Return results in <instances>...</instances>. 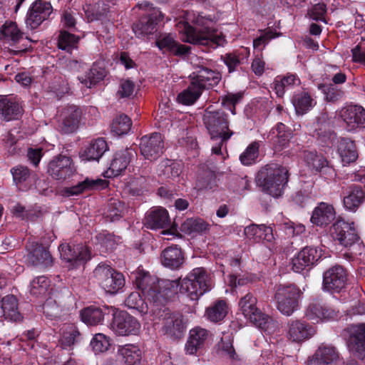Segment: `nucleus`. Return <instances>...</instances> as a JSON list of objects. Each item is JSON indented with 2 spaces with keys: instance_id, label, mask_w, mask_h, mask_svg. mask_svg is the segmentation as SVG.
Wrapping results in <instances>:
<instances>
[{
  "instance_id": "2f4dec72",
  "label": "nucleus",
  "mask_w": 365,
  "mask_h": 365,
  "mask_svg": "<svg viewBox=\"0 0 365 365\" xmlns=\"http://www.w3.org/2000/svg\"><path fill=\"white\" fill-rule=\"evenodd\" d=\"M209 336V331L204 328L197 327L192 329L185 346L186 353L190 355L196 354L204 347Z\"/></svg>"
},
{
  "instance_id": "13d9d810",
  "label": "nucleus",
  "mask_w": 365,
  "mask_h": 365,
  "mask_svg": "<svg viewBox=\"0 0 365 365\" xmlns=\"http://www.w3.org/2000/svg\"><path fill=\"white\" fill-rule=\"evenodd\" d=\"M78 37L66 31H61L58 38V48L69 51L76 47L78 42Z\"/></svg>"
},
{
  "instance_id": "f3484780",
  "label": "nucleus",
  "mask_w": 365,
  "mask_h": 365,
  "mask_svg": "<svg viewBox=\"0 0 365 365\" xmlns=\"http://www.w3.org/2000/svg\"><path fill=\"white\" fill-rule=\"evenodd\" d=\"M330 234L334 240L344 247H351L359 241L353 222L337 220L330 228Z\"/></svg>"
},
{
  "instance_id": "f8f14e48",
  "label": "nucleus",
  "mask_w": 365,
  "mask_h": 365,
  "mask_svg": "<svg viewBox=\"0 0 365 365\" xmlns=\"http://www.w3.org/2000/svg\"><path fill=\"white\" fill-rule=\"evenodd\" d=\"M312 135L324 146H332L336 140V135L333 130V120L327 113L319 114L309 129Z\"/></svg>"
},
{
  "instance_id": "69168bd1",
  "label": "nucleus",
  "mask_w": 365,
  "mask_h": 365,
  "mask_svg": "<svg viewBox=\"0 0 365 365\" xmlns=\"http://www.w3.org/2000/svg\"><path fill=\"white\" fill-rule=\"evenodd\" d=\"M78 331L73 326H68L63 329L61 337V343L63 347L69 346L74 344L76 338L78 336Z\"/></svg>"
},
{
  "instance_id": "3c124183",
  "label": "nucleus",
  "mask_w": 365,
  "mask_h": 365,
  "mask_svg": "<svg viewBox=\"0 0 365 365\" xmlns=\"http://www.w3.org/2000/svg\"><path fill=\"white\" fill-rule=\"evenodd\" d=\"M158 172L160 175L175 179L178 178L182 172V165L166 159L158 165Z\"/></svg>"
},
{
  "instance_id": "49530a36",
  "label": "nucleus",
  "mask_w": 365,
  "mask_h": 365,
  "mask_svg": "<svg viewBox=\"0 0 365 365\" xmlns=\"http://www.w3.org/2000/svg\"><path fill=\"white\" fill-rule=\"evenodd\" d=\"M292 104L297 114H304L316 104L309 93H297L292 98Z\"/></svg>"
},
{
  "instance_id": "b1692460",
  "label": "nucleus",
  "mask_w": 365,
  "mask_h": 365,
  "mask_svg": "<svg viewBox=\"0 0 365 365\" xmlns=\"http://www.w3.org/2000/svg\"><path fill=\"white\" fill-rule=\"evenodd\" d=\"M221 79V74L219 72L203 68L198 72L195 78H193L191 82L192 88L188 87L182 91H193L197 89V91L209 90L217 86Z\"/></svg>"
},
{
  "instance_id": "6e6552de",
  "label": "nucleus",
  "mask_w": 365,
  "mask_h": 365,
  "mask_svg": "<svg viewBox=\"0 0 365 365\" xmlns=\"http://www.w3.org/2000/svg\"><path fill=\"white\" fill-rule=\"evenodd\" d=\"M302 295V292L294 284L279 285L274 295L277 309L284 315L291 316L298 309Z\"/></svg>"
},
{
  "instance_id": "09e8293b",
  "label": "nucleus",
  "mask_w": 365,
  "mask_h": 365,
  "mask_svg": "<svg viewBox=\"0 0 365 365\" xmlns=\"http://www.w3.org/2000/svg\"><path fill=\"white\" fill-rule=\"evenodd\" d=\"M107 73L106 68L101 65V63H94L85 79L86 86L88 88L95 86L104 80Z\"/></svg>"
},
{
  "instance_id": "338daca9",
  "label": "nucleus",
  "mask_w": 365,
  "mask_h": 365,
  "mask_svg": "<svg viewBox=\"0 0 365 365\" xmlns=\"http://www.w3.org/2000/svg\"><path fill=\"white\" fill-rule=\"evenodd\" d=\"M326 13L327 5L324 3L316 4L308 11V14L310 19L317 21H323L324 23H327L324 17Z\"/></svg>"
},
{
  "instance_id": "39448f33",
  "label": "nucleus",
  "mask_w": 365,
  "mask_h": 365,
  "mask_svg": "<svg viewBox=\"0 0 365 365\" xmlns=\"http://www.w3.org/2000/svg\"><path fill=\"white\" fill-rule=\"evenodd\" d=\"M203 120L209 130L211 140L215 142L212 151L219 155L221 153L223 143L232 136L233 133L228 129L227 119L221 112L206 110Z\"/></svg>"
},
{
  "instance_id": "680f3d73",
  "label": "nucleus",
  "mask_w": 365,
  "mask_h": 365,
  "mask_svg": "<svg viewBox=\"0 0 365 365\" xmlns=\"http://www.w3.org/2000/svg\"><path fill=\"white\" fill-rule=\"evenodd\" d=\"M97 240L103 253L113 250L117 245L115 237L109 233H100L97 236Z\"/></svg>"
},
{
  "instance_id": "58836bf2",
  "label": "nucleus",
  "mask_w": 365,
  "mask_h": 365,
  "mask_svg": "<svg viewBox=\"0 0 365 365\" xmlns=\"http://www.w3.org/2000/svg\"><path fill=\"white\" fill-rule=\"evenodd\" d=\"M107 150L108 145L106 140L98 138L85 148L80 157L83 161H98Z\"/></svg>"
},
{
  "instance_id": "72a5a7b5",
  "label": "nucleus",
  "mask_w": 365,
  "mask_h": 365,
  "mask_svg": "<svg viewBox=\"0 0 365 365\" xmlns=\"http://www.w3.org/2000/svg\"><path fill=\"white\" fill-rule=\"evenodd\" d=\"M21 106L7 96H0V118L6 121L16 120L21 116Z\"/></svg>"
},
{
  "instance_id": "0eeeda50",
  "label": "nucleus",
  "mask_w": 365,
  "mask_h": 365,
  "mask_svg": "<svg viewBox=\"0 0 365 365\" xmlns=\"http://www.w3.org/2000/svg\"><path fill=\"white\" fill-rule=\"evenodd\" d=\"M153 321L162 327L164 333L171 337H180L186 328V322L182 315L178 312H171L169 309H159L154 312Z\"/></svg>"
},
{
  "instance_id": "4be33fe9",
  "label": "nucleus",
  "mask_w": 365,
  "mask_h": 365,
  "mask_svg": "<svg viewBox=\"0 0 365 365\" xmlns=\"http://www.w3.org/2000/svg\"><path fill=\"white\" fill-rule=\"evenodd\" d=\"M322 257V250L317 247H306L299 252L292 260V269L301 272L313 265Z\"/></svg>"
},
{
  "instance_id": "a211bd4d",
  "label": "nucleus",
  "mask_w": 365,
  "mask_h": 365,
  "mask_svg": "<svg viewBox=\"0 0 365 365\" xmlns=\"http://www.w3.org/2000/svg\"><path fill=\"white\" fill-rule=\"evenodd\" d=\"M76 169L72 159L66 155L54 157L48 164L47 173L55 180H65L75 173Z\"/></svg>"
},
{
  "instance_id": "bb28decb",
  "label": "nucleus",
  "mask_w": 365,
  "mask_h": 365,
  "mask_svg": "<svg viewBox=\"0 0 365 365\" xmlns=\"http://www.w3.org/2000/svg\"><path fill=\"white\" fill-rule=\"evenodd\" d=\"M26 261L29 264L39 267H48L52 264L50 252L42 245L31 242L27 247Z\"/></svg>"
},
{
  "instance_id": "8fccbe9b",
  "label": "nucleus",
  "mask_w": 365,
  "mask_h": 365,
  "mask_svg": "<svg viewBox=\"0 0 365 365\" xmlns=\"http://www.w3.org/2000/svg\"><path fill=\"white\" fill-rule=\"evenodd\" d=\"M275 91H284L285 90L294 89L295 86L301 84V81L297 74L288 73L285 76H278L274 81Z\"/></svg>"
},
{
  "instance_id": "bf43d9fd",
  "label": "nucleus",
  "mask_w": 365,
  "mask_h": 365,
  "mask_svg": "<svg viewBox=\"0 0 365 365\" xmlns=\"http://www.w3.org/2000/svg\"><path fill=\"white\" fill-rule=\"evenodd\" d=\"M280 35V33H277L269 29L264 30L262 35L254 39L253 47L255 49H259V51L262 52L272 39L275 38Z\"/></svg>"
},
{
  "instance_id": "37998d69",
  "label": "nucleus",
  "mask_w": 365,
  "mask_h": 365,
  "mask_svg": "<svg viewBox=\"0 0 365 365\" xmlns=\"http://www.w3.org/2000/svg\"><path fill=\"white\" fill-rule=\"evenodd\" d=\"M1 309L6 319L14 322L21 319L17 299L14 295H7L2 299Z\"/></svg>"
},
{
  "instance_id": "e433bc0d",
  "label": "nucleus",
  "mask_w": 365,
  "mask_h": 365,
  "mask_svg": "<svg viewBox=\"0 0 365 365\" xmlns=\"http://www.w3.org/2000/svg\"><path fill=\"white\" fill-rule=\"evenodd\" d=\"M267 138L272 143L274 149L276 151H280L287 145L291 138V133L287 130L283 123H279L271 129Z\"/></svg>"
},
{
  "instance_id": "7ed1b4c3",
  "label": "nucleus",
  "mask_w": 365,
  "mask_h": 365,
  "mask_svg": "<svg viewBox=\"0 0 365 365\" xmlns=\"http://www.w3.org/2000/svg\"><path fill=\"white\" fill-rule=\"evenodd\" d=\"M287 182V169L278 164L265 165L257 176V183L262 191L274 197L282 196Z\"/></svg>"
},
{
  "instance_id": "412c9836",
  "label": "nucleus",
  "mask_w": 365,
  "mask_h": 365,
  "mask_svg": "<svg viewBox=\"0 0 365 365\" xmlns=\"http://www.w3.org/2000/svg\"><path fill=\"white\" fill-rule=\"evenodd\" d=\"M346 283V273L341 266H334L324 273L323 288L328 292H339Z\"/></svg>"
},
{
  "instance_id": "4c0bfd02",
  "label": "nucleus",
  "mask_w": 365,
  "mask_h": 365,
  "mask_svg": "<svg viewBox=\"0 0 365 365\" xmlns=\"http://www.w3.org/2000/svg\"><path fill=\"white\" fill-rule=\"evenodd\" d=\"M161 262L164 267L171 269L180 268L184 262L181 249L177 246H170L165 249L161 254Z\"/></svg>"
},
{
  "instance_id": "20e7f679",
  "label": "nucleus",
  "mask_w": 365,
  "mask_h": 365,
  "mask_svg": "<svg viewBox=\"0 0 365 365\" xmlns=\"http://www.w3.org/2000/svg\"><path fill=\"white\" fill-rule=\"evenodd\" d=\"M175 281L179 282L178 292L185 294L192 301L198 300L212 287L210 275L202 267L195 268L183 279Z\"/></svg>"
},
{
  "instance_id": "052dcab7",
  "label": "nucleus",
  "mask_w": 365,
  "mask_h": 365,
  "mask_svg": "<svg viewBox=\"0 0 365 365\" xmlns=\"http://www.w3.org/2000/svg\"><path fill=\"white\" fill-rule=\"evenodd\" d=\"M90 345L95 353H102L109 349L110 343L108 337L103 334L98 333L94 335Z\"/></svg>"
},
{
  "instance_id": "ddd939ff",
  "label": "nucleus",
  "mask_w": 365,
  "mask_h": 365,
  "mask_svg": "<svg viewBox=\"0 0 365 365\" xmlns=\"http://www.w3.org/2000/svg\"><path fill=\"white\" fill-rule=\"evenodd\" d=\"M58 250L61 258L65 262L68 269L81 267L91 258L90 250L87 246L82 244L73 246L62 244Z\"/></svg>"
},
{
  "instance_id": "79ce46f5",
  "label": "nucleus",
  "mask_w": 365,
  "mask_h": 365,
  "mask_svg": "<svg viewBox=\"0 0 365 365\" xmlns=\"http://www.w3.org/2000/svg\"><path fill=\"white\" fill-rule=\"evenodd\" d=\"M338 153L344 165L354 162L358 158L356 145L348 138H341L338 145Z\"/></svg>"
},
{
  "instance_id": "f257e3e1",
  "label": "nucleus",
  "mask_w": 365,
  "mask_h": 365,
  "mask_svg": "<svg viewBox=\"0 0 365 365\" xmlns=\"http://www.w3.org/2000/svg\"><path fill=\"white\" fill-rule=\"evenodd\" d=\"M182 31L185 41L210 48H216L225 42L224 36L215 28L216 18L205 11L187 10L183 15Z\"/></svg>"
},
{
  "instance_id": "de8ad7c7",
  "label": "nucleus",
  "mask_w": 365,
  "mask_h": 365,
  "mask_svg": "<svg viewBox=\"0 0 365 365\" xmlns=\"http://www.w3.org/2000/svg\"><path fill=\"white\" fill-rule=\"evenodd\" d=\"M227 313L228 306L225 301L217 300L206 309L205 316L210 322H219L224 319Z\"/></svg>"
},
{
  "instance_id": "aec40b11",
  "label": "nucleus",
  "mask_w": 365,
  "mask_h": 365,
  "mask_svg": "<svg viewBox=\"0 0 365 365\" xmlns=\"http://www.w3.org/2000/svg\"><path fill=\"white\" fill-rule=\"evenodd\" d=\"M315 334V328L306 322L294 319L287 323V337L293 342L301 343L312 338Z\"/></svg>"
},
{
  "instance_id": "864d4df0",
  "label": "nucleus",
  "mask_w": 365,
  "mask_h": 365,
  "mask_svg": "<svg viewBox=\"0 0 365 365\" xmlns=\"http://www.w3.org/2000/svg\"><path fill=\"white\" fill-rule=\"evenodd\" d=\"M81 317L87 325L96 326L103 321L104 315L100 308L91 306L81 312Z\"/></svg>"
},
{
  "instance_id": "2eb2a0df",
  "label": "nucleus",
  "mask_w": 365,
  "mask_h": 365,
  "mask_svg": "<svg viewBox=\"0 0 365 365\" xmlns=\"http://www.w3.org/2000/svg\"><path fill=\"white\" fill-rule=\"evenodd\" d=\"M53 12L50 2L36 0L30 6L26 16V24L31 29H37L44 21L48 19Z\"/></svg>"
},
{
  "instance_id": "e2e57ef3",
  "label": "nucleus",
  "mask_w": 365,
  "mask_h": 365,
  "mask_svg": "<svg viewBox=\"0 0 365 365\" xmlns=\"http://www.w3.org/2000/svg\"><path fill=\"white\" fill-rule=\"evenodd\" d=\"M259 145L257 143H252L242 153L240 157L243 165H250L252 164L258 157Z\"/></svg>"
},
{
  "instance_id": "4468645a",
  "label": "nucleus",
  "mask_w": 365,
  "mask_h": 365,
  "mask_svg": "<svg viewBox=\"0 0 365 365\" xmlns=\"http://www.w3.org/2000/svg\"><path fill=\"white\" fill-rule=\"evenodd\" d=\"M163 19L162 12L158 9L153 8L146 15L133 24V31L137 38H144L157 31V26Z\"/></svg>"
},
{
  "instance_id": "ea45409f",
  "label": "nucleus",
  "mask_w": 365,
  "mask_h": 365,
  "mask_svg": "<svg viewBox=\"0 0 365 365\" xmlns=\"http://www.w3.org/2000/svg\"><path fill=\"white\" fill-rule=\"evenodd\" d=\"M107 181L105 180L100 178L96 180L86 178L85 180L79 182L75 186L66 188L65 193L68 196L77 195L85 190L104 188L107 187Z\"/></svg>"
},
{
  "instance_id": "393cba45",
  "label": "nucleus",
  "mask_w": 365,
  "mask_h": 365,
  "mask_svg": "<svg viewBox=\"0 0 365 365\" xmlns=\"http://www.w3.org/2000/svg\"><path fill=\"white\" fill-rule=\"evenodd\" d=\"M305 317L314 323H319L335 319L337 317V312L320 302L314 300L306 308Z\"/></svg>"
},
{
  "instance_id": "774afa93",
  "label": "nucleus",
  "mask_w": 365,
  "mask_h": 365,
  "mask_svg": "<svg viewBox=\"0 0 365 365\" xmlns=\"http://www.w3.org/2000/svg\"><path fill=\"white\" fill-rule=\"evenodd\" d=\"M220 354L230 359H235L237 356L232 341L230 339H222L218 344Z\"/></svg>"
},
{
  "instance_id": "9b49d317",
  "label": "nucleus",
  "mask_w": 365,
  "mask_h": 365,
  "mask_svg": "<svg viewBox=\"0 0 365 365\" xmlns=\"http://www.w3.org/2000/svg\"><path fill=\"white\" fill-rule=\"evenodd\" d=\"M335 118L343 123L347 131L365 128V109L359 105H345L336 111Z\"/></svg>"
},
{
  "instance_id": "f03ea898",
  "label": "nucleus",
  "mask_w": 365,
  "mask_h": 365,
  "mask_svg": "<svg viewBox=\"0 0 365 365\" xmlns=\"http://www.w3.org/2000/svg\"><path fill=\"white\" fill-rule=\"evenodd\" d=\"M136 287L145 297L155 303H163L172 295L178 293L179 282L170 279H158L148 272L138 269L133 273Z\"/></svg>"
},
{
  "instance_id": "c9c22d12",
  "label": "nucleus",
  "mask_w": 365,
  "mask_h": 365,
  "mask_svg": "<svg viewBox=\"0 0 365 365\" xmlns=\"http://www.w3.org/2000/svg\"><path fill=\"white\" fill-rule=\"evenodd\" d=\"M244 235L247 239L255 242L260 241L272 242L274 239L272 228L264 225L253 224L247 226L244 230Z\"/></svg>"
},
{
  "instance_id": "603ef678",
  "label": "nucleus",
  "mask_w": 365,
  "mask_h": 365,
  "mask_svg": "<svg viewBox=\"0 0 365 365\" xmlns=\"http://www.w3.org/2000/svg\"><path fill=\"white\" fill-rule=\"evenodd\" d=\"M364 192L359 187H351L348 194L344 197V205L346 210L354 211L363 202Z\"/></svg>"
},
{
  "instance_id": "5fc2aeb1",
  "label": "nucleus",
  "mask_w": 365,
  "mask_h": 365,
  "mask_svg": "<svg viewBox=\"0 0 365 365\" xmlns=\"http://www.w3.org/2000/svg\"><path fill=\"white\" fill-rule=\"evenodd\" d=\"M132 122L130 118L125 114L116 115L111 123V131L116 135L127 134L131 128Z\"/></svg>"
},
{
  "instance_id": "1a4fd4ad",
  "label": "nucleus",
  "mask_w": 365,
  "mask_h": 365,
  "mask_svg": "<svg viewBox=\"0 0 365 365\" xmlns=\"http://www.w3.org/2000/svg\"><path fill=\"white\" fill-rule=\"evenodd\" d=\"M257 299L250 293H247L239 301V309L243 316L257 327L267 331L272 324V320L263 314L256 306Z\"/></svg>"
},
{
  "instance_id": "f704fd0d",
  "label": "nucleus",
  "mask_w": 365,
  "mask_h": 365,
  "mask_svg": "<svg viewBox=\"0 0 365 365\" xmlns=\"http://www.w3.org/2000/svg\"><path fill=\"white\" fill-rule=\"evenodd\" d=\"M170 225L168 211L163 207H155L148 212L145 217L144 225L152 230L164 228Z\"/></svg>"
},
{
  "instance_id": "9d476101",
  "label": "nucleus",
  "mask_w": 365,
  "mask_h": 365,
  "mask_svg": "<svg viewBox=\"0 0 365 365\" xmlns=\"http://www.w3.org/2000/svg\"><path fill=\"white\" fill-rule=\"evenodd\" d=\"M93 274L99 285L108 293L115 294L125 285L123 275L107 264H99Z\"/></svg>"
},
{
  "instance_id": "a878e982",
  "label": "nucleus",
  "mask_w": 365,
  "mask_h": 365,
  "mask_svg": "<svg viewBox=\"0 0 365 365\" xmlns=\"http://www.w3.org/2000/svg\"><path fill=\"white\" fill-rule=\"evenodd\" d=\"M155 45L163 53L176 56H186L191 51V46L180 43L170 34L159 36L155 41Z\"/></svg>"
},
{
  "instance_id": "423d86ee",
  "label": "nucleus",
  "mask_w": 365,
  "mask_h": 365,
  "mask_svg": "<svg viewBox=\"0 0 365 365\" xmlns=\"http://www.w3.org/2000/svg\"><path fill=\"white\" fill-rule=\"evenodd\" d=\"M203 120L209 130L211 140L215 142L212 151L219 155L221 153L223 143L232 136L233 133L228 129L227 119L221 112L206 110Z\"/></svg>"
},
{
  "instance_id": "6ab92c4d",
  "label": "nucleus",
  "mask_w": 365,
  "mask_h": 365,
  "mask_svg": "<svg viewBox=\"0 0 365 365\" xmlns=\"http://www.w3.org/2000/svg\"><path fill=\"white\" fill-rule=\"evenodd\" d=\"M136 153L131 148L117 151L113 155L108 169L105 172L106 178H113L120 175L128 168L134 159Z\"/></svg>"
},
{
  "instance_id": "4d7b16f0",
  "label": "nucleus",
  "mask_w": 365,
  "mask_h": 365,
  "mask_svg": "<svg viewBox=\"0 0 365 365\" xmlns=\"http://www.w3.org/2000/svg\"><path fill=\"white\" fill-rule=\"evenodd\" d=\"M1 34L4 38L10 40L14 43L19 42L23 38V32L19 29L18 25L14 21H6L1 30Z\"/></svg>"
},
{
  "instance_id": "0e129e2a",
  "label": "nucleus",
  "mask_w": 365,
  "mask_h": 365,
  "mask_svg": "<svg viewBox=\"0 0 365 365\" xmlns=\"http://www.w3.org/2000/svg\"><path fill=\"white\" fill-rule=\"evenodd\" d=\"M124 204L119 200H113L109 204L106 216L111 221H115L118 220L120 217H122L124 214Z\"/></svg>"
},
{
  "instance_id": "a19ab883",
  "label": "nucleus",
  "mask_w": 365,
  "mask_h": 365,
  "mask_svg": "<svg viewBox=\"0 0 365 365\" xmlns=\"http://www.w3.org/2000/svg\"><path fill=\"white\" fill-rule=\"evenodd\" d=\"M210 230V225L200 218H189L181 225V231L192 237L205 233Z\"/></svg>"
},
{
  "instance_id": "c85d7f7f",
  "label": "nucleus",
  "mask_w": 365,
  "mask_h": 365,
  "mask_svg": "<svg viewBox=\"0 0 365 365\" xmlns=\"http://www.w3.org/2000/svg\"><path fill=\"white\" fill-rule=\"evenodd\" d=\"M81 115V110L76 106H69L65 108L61 113L59 123L61 131L65 133L76 131L78 128Z\"/></svg>"
},
{
  "instance_id": "c03bdc74",
  "label": "nucleus",
  "mask_w": 365,
  "mask_h": 365,
  "mask_svg": "<svg viewBox=\"0 0 365 365\" xmlns=\"http://www.w3.org/2000/svg\"><path fill=\"white\" fill-rule=\"evenodd\" d=\"M51 291V282L46 276L37 277L30 284L29 292L36 297H46Z\"/></svg>"
},
{
  "instance_id": "a18cd8bd",
  "label": "nucleus",
  "mask_w": 365,
  "mask_h": 365,
  "mask_svg": "<svg viewBox=\"0 0 365 365\" xmlns=\"http://www.w3.org/2000/svg\"><path fill=\"white\" fill-rule=\"evenodd\" d=\"M118 353L126 365H138L140 362L142 353L138 346L125 344L119 348Z\"/></svg>"
},
{
  "instance_id": "6e6d98bb",
  "label": "nucleus",
  "mask_w": 365,
  "mask_h": 365,
  "mask_svg": "<svg viewBox=\"0 0 365 365\" xmlns=\"http://www.w3.org/2000/svg\"><path fill=\"white\" fill-rule=\"evenodd\" d=\"M125 304L129 309L137 310L142 315L148 312V306L138 292H131L125 299Z\"/></svg>"
},
{
  "instance_id": "c756f323",
  "label": "nucleus",
  "mask_w": 365,
  "mask_h": 365,
  "mask_svg": "<svg viewBox=\"0 0 365 365\" xmlns=\"http://www.w3.org/2000/svg\"><path fill=\"white\" fill-rule=\"evenodd\" d=\"M302 158L311 169L320 172L330 178L335 176L334 169L328 165L327 159L322 155H317L314 151H304Z\"/></svg>"
},
{
  "instance_id": "cd10ccee",
  "label": "nucleus",
  "mask_w": 365,
  "mask_h": 365,
  "mask_svg": "<svg viewBox=\"0 0 365 365\" xmlns=\"http://www.w3.org/2000/svg\"><path fill=\"white\" fill-rule=\"evenodd\" d=\"M348 346L350 351L360 359L365 358V324L350 327Z\"/></svg>"
},
{
  "instance_id": "7c9ffc66",
  "label": "nucleus",
  "mask_w": 365,
  "mask_h": 365,
  "mask_svg": "<svg viewBox=\"0 0 365 365\" xmlns=\"http://www.w3.org/2000/svg\"><path fill=\"white\" fill-rule=\"evenodd\" d=\"M339 359V353L336 348L329 344H321L308 365H333Z\"/></svg>"
},
{
  "instance_id": "473e14b6",
  "label": "nucleus",
  "mask_w": 365,
  "mask_h": 365,
  "mask_svg": "<svg viewBox=\"0 0 365 365\" xmlns=\"http://www.w3.org/2000/svg\"><path fill=\"white\" fill-rule=\"evenodd\" d=\"M336 212L332 205L319 202L312 211L311 222L317 226H326L335 218Z\"/></svg>"
},
{
  "instance_id": "dca6fc26",
  "label": "nucleus",
  "mask_w": 365,
  "mask_h": 365,
  "mask_svg": "<svg viewBox=\"0 0 365 365\" xmlns=\"http://www.w3.org/2000/svg\"><path fill=\"white\" fill-rule=\"evenodd\" d=\"M110 328L116 334L127 336L138 334L140 329L138 321L125 312H115Z\"/></svg>"
},
{
  "instance_id": "5701e85b",
  "label": "nucleus",
  "mask_w": 365,
  "mask_h": 365,
  "mask_svg": "<svg viewBox=\"0 0 365 365\" xmlns=\"http://www.w3.org/2000/svg\"><path fill=\"white\" fill-rule=\"evenodd\" d=\"M164 148L162 135L154 133L150 135H145L141 138L140 149L145 158L153 160L158 158L163 152Z\"/></svg>"
}]
</instances>
